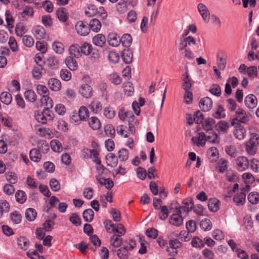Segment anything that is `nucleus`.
<instances>
[{"label": "nucleus", "instance_id": "obj_1", "mask_svg": "<svg viewBox=\"0 0 259 259\" xmlns=\"http://www.w3.org/2000/svg\"><path fill=\"white\" fill-rule=\"evenodd\" d=\"M37 93L42 96L41 102L42 105H45L43 112L41 113L48 111L53 106V102L52 99L49 96V91L46 86L42 84H38L36 87Z\"/></svg>", "mask_w": 259, "mask_h": 259}, {"label": "nucleus", "instance_id": "obj_2", "mask_svg": "<svg viewBox=\"0 0 259 259\" xmlns=\"http://www.w3.org/2000/svg\"><path fill=\"white\" fill-rule=\"evenodd\" d=\"M259 145V135L256 133L250 134L249 140L246 143L245 150L250 155H253L256 153L257 148Z\"/></svg>", "mask_w": 259, "mask_h": 259}, {"label": "nucleus", "instance_id": "obj_3", "mask_svg": "<svg viewBox=\"0 0 259 259\" xmlns=\"http://www.w3.org/2000/svg\"><path fill=\"white\" fill-rule=\"evenodd\" d=\"M80 47L81 56L82 54L85 56L90 55V58L93 61L99 58L100 54L98 50L94 49L91 44L88 42H84Z\"/></svg>", "mask_w": 259, "mask_h": 259}, {"label": "nucleus", "instance_id": "obj_4", "mask_svg": "<svg viewBox=\"0 0 259 259\" xmlns=\"http://www.w3.org/2000/svg\"><path fill=\"white\" fill-rule=\"evenodd\" d=\"M107 169L102 165H99L97 167L98 175L96 176V179L99 183L102 186H105L106 188L109 190L114 186V183L112 180L110 179H105L101 177L104 171Z\"/></svg>", "mask_w": 259, "mask_h": 259}, {"label": "nucleus", "instance_id": "obj_5", "mask_svg": "<svg viewBox=\"0 0 259 259\" xmlns=\"http://www.w3.org/2000/svg\"><path fill=\"white\" fill-rule=\"evenodd\" d=\"M119 118L122 121H126L128 122V131L132 134L135 133V125L138 124V120L134 114H118Z\"/></svg>", "mask_w": 259, "mask_h": 259}, {"label": "nucleus", "instance_id": "obj_6", "mask_svg": "<svg viewBox=\"0 0 259 259\" xmlns=\"http://www.w3.org/2000/svg\"><path fill=\"white\" fill-rule=\"evenodd\" d=\"M83 79L87 83L81 85L79 92L84 98H90L93 96V89L88 83L91 79L89 76H85Z\"/></svg>", "mask_w": 259, "mask_h": 259}, {"label": "nucleus", "instance_id": "obj_7", "mask_svg": "<svg viewBox=\"0 0 259 259\" xmlns=\"http://www.w3.org/2000/svg\"><path fill=\"white\" fill-rule=\"evenodd\" d=\"M75 28L77 33L81 36H86L90 32V28L88 23L83 21L77 22Z\"/></svg>", "mask_w": 259, "mask_h": 259}, {"label": "nucleus", "instance_id": "obj_8", "mask_svg": "<svg viewBox=\"0 0 259 259\" xmlns=\"http://www.w3.org/2000/svg\"><path fill=\"white\" fill-rule=\"evenodd\" d=\"M169 247L167 248V251L169 255L174 256L178 253L177 249L181 247L182 244L177 239L169 240Z\"/></svg>", "mask_w": 259, "mask_h": 259}, {"label": "nucleus", "instance_id": "obj_9", "mask_svg": "<svg viewBox=\"0 0 259 259\" xmlns=\"http://www.w3.org/2000/svg\"><path fill=\"white\" fill-rule=\"evenodd\" d=\"M183 205L181 207H176L178 209V212L180 213H182L183 211L187 213L194 208L193 199L191 198L184 199L183 201Z\"/></svg>", "mask_w": 259, "mask_h": 259}, {"label": "nucleus", "instance_id": "obj_10", "mask_svg": "<svg viewBox=\"0 0 259 259\" xmlns=\"http://www.w3.org/2000/svg\"><path fill=\"white\" fill-rule=\"evenodd\" d=\"M197 9L204 22L208 23L210 19V13L207 7L202 3H199L197 5Z\"/></svg>", "mask_w": 259, "mask_h": 259}, {"label": "nucleus", "instance_id": "obj_11", "mask_svg": "<svg viewBox=\"0 0 259 259\" xmlns=\"http://www.w3.org/2000/svg\"><path fill=\"white\" fill-rule=\"evenodd\" d=\"M199 106L202 111L208 112L212 107V100L208 97L202 98L199 101Z\"/></svg>", "mask_w": 259, "mask_h": 259}, {"label": "nucleus", "instance_id": "obj_12", "mask_svg": "<svg viewBox=\"0 0 259 259\" xmlns=\"http://www.w3.org/2000/svg\"><path fill=\"white\" fill-rule=\"evenodd\" d=\"M236 164L238 170L243 171L248 167L249 161L246 157L240 156L236 159Z\"/></svg>", "mask_w": 259, "mask_h": 259}, {"label": "nucleus", "instance_id": "obj_13", "mask_svg": "<svg viewBox=\"0 0 259 259\" xmlns=\"http://www.w3.org/2000/svg\"><path fill=\"white\" fill-rule=\"evenodd\" d=\"M176 210V212L170 216L169 222L172 225L180 226L183 224V218L181 215L182 213L178 212V209L177 208Z\"/></svg>", "mask_w": 259, "mask_h": 259}, {"label": "nucleus", "instance_id": "obj_14", "mask_svg": "<svg viewBox=\"0 0 259 259\" xmlns=\"http://www.w3.org/2000/svg\"><path fill=\"white\" fill-rule=\"evenodd\" d=\"M187 122L189 125H192L194 122L199 124L204 119L203 114H187Z\"/></svg>", "mask_w": 259, "mask_h": 259}, {"label": "nucleus", "instance_id": "obj_15", "mask_svg": "<svg viewBox=\"0 0 259 259\" xmlns=\"http://www.w3.org/2000/svg\"><path fill=\"white\" fill-rule=\"evenodd\" d=\"M249 120L248 114H238L236 118L232 119V125H241L240 123H245Z\"/></svg>", "mask_w": 259, "mask_h": 259}, {"label": "nucleus", "instance_id": "obj_16", "mask_svg": "<svg viewBox=\"0 0 259 259\" xmlns=\"http://www.w3.org/2000/svg\"><path fill=\"white\" fill-rule=\"evenodd\" d=\"M48 84L50 89L55 92H58L61 88V81L55 78H51L49 79Z\"/></svg>", "mask_w": 259, "mask_h": 259}, {"label": "nucleus", "instance_id": "obj_17", "mask_svg": "<svg viewBox=\"0 0 259 259\" xmlns=\"http://www.w3.org/2000/svg\"><path fill=\"white\" fill-rule=\"evenodd\" d=\"M246 130L241 125H235L234 134L236 139L241 140L244 138L246 135Z\"/></svg>", "mask_w": 259, "mask_h": 259}, {"label": "nucleus", "instance_id": "obj_18", "mask_svg": "<svg viewBox=\"0 0 259 259\" xmlns=\"http://www.w3.org/2000/svg\"><path fill=\"white\" fill-rule=\"evenodd\" d=\"M107 41L110 46L116 47L120 44V37L116 33H110L108 36Z\"/></svg>", "mask_w": 259, "mask_h": 259}, {"label": "nucleus", "instance_id": "obj_19", "mask_svg": "<svg viewBox=\"0 0 259 259\" xmlns=\"http://www.w3.org/2000/svg\"><path fill=\"white\" fill-rule=\"evenodd\" d=\"M192 142L197 146H203L206 141L204 132H200L198 134V137H193L191 139Z\"/></svg>", "mask_w": 259, "mask_h": 259}, {"label": "nucleus", "instance_id": "obj_20", "mask_svg": "<svg viewBox=\"0 0 259 259\" xmlns=\"http://www.w3.org/2000/svg\"><path fill=\"white\" fill-rule=\"evenodd\" d=\"M106 37L102 34H98L93 38L92 42L97 47H103L106 43Z\"/></svg>", "mask_w": 259, "mask_h": 259}, {"label": "nucleus", "instance_id": "obj_21", "mask_svg": "<svg viewBox=\"0 0 259 259\" xmlns=\"http://www.w3.org/2000/svg\"><path fill=\"white\" fill-rule=\"evenodd\" d=\"M245 104L249 108H253L257 105V100L256 97L250 94L247 96L245 99Z\"/></svg>", "mask_w": 259, "mask_h": 259}, {"label": "nucleus", "instance_id": "obj_22", "mask_svg": "<svg viewBox=\"0 0 259 259\" xmlns=\"http://www.w3.org/2000/svg\"><path fill=\"white\" fill-rule=\"evenodd\" d=\"M69 53L72 57L79 58L81 57L80 47L77 44L71 45L69 48Z\"/></svg>", "mask_w": 259, "mask_h": 259}, {"label": "nucleus", "instance_id": "obj_23", "mask_svg": "<svg viewBox=\"0 0 259 259\" xmlns=\"http://www.w3.org/2000/svg\"><path fill=\"white\" fill-rule=\"evenodd\" d=\"M204 134L207 141L211 143H219L218 135L213 130L205 132Z\"/></svg>", "mask_w": 259, "mask_h": 259}, {"label": "nucleus", "instance_id": "obj_24", "mask_svg": "<svg viewBox=\"0 0 259 259\" xmlns=\"http://www.w3.org/2000/svg\"><path fill=\"white\" fill-rule=\"evenodd\" d=\"M207 205L210 211L217 212L220 208V201L216 198L210 199Z\"/></svg>", "mask_w": 259, "mask_h": 259}, {"label": "nucleus", "instance_id": "obj_25", "mask_svg": "<svg viewBox=\"0 0 259 259\" xmlns=\"http://www.w3.org/2000/svg\"><path fill=\"white\" fill-rule=\"evenodd\" d=\"M34 14V10L32 7L26 6L24 7L22 12L20 13L22 20H26L27 17H32Z\"/></svg>", "mask_w": 259, "mask_h": 259}, {"label": "nucleus", "instance_id": "obj_26", "mask_svg": "<svg viewBox=\"0 0 259 259\" xmlns=\"http://www.w3.org/2000/svg\"><path fill=\"white\" fill-rule=\"evenodd\" d=\"M192 83L189 74L188 72H185L183 75L182 87L185 91H190Z\"/></svg>", "mask_w": 259, "mask_h": 259}, {"label": "nucleus", "instance_id": "obj_27", "mask_svg": "<svg viewBox=\"0 0 259 259\" xmlns=\"http://www.w3.org/2000/svg\"><path fill=\"white\" fill-rule=\"evenodd\" d=\"M246 195L243 192L237 193L233 197V201L237 206L242 205L245 202Z\"/></svg>", "mask_w": 259, "mask_h": 259}, {"label": "nucleus", "instance_id": "obj_28", "mask_svg": "<svg viewBox=\"0 0 259 259\" xmlns=\"http://www.w3.org/2000/svg\"><path fill=\"white\" fill-rule=\"evenodd\" d=\"M67 67L71 70H76L77 68V63L76 60L72 56L67 57L65 60Z\"/></svg>", "mask_w": 259, "mask_h": 259}, {"label": "nucleus", "instance_id": "obj_29", "mask_svg": "<svg viewBox=\"0 0 259 259\" xmlns=\"http://www.w3.org/2000/svg\"><path fill=\"white\" fill-rule=\"evenodd\" d=\"M44 72H45V71L42 65L41 64H39L34 67L32 73L34 78L36 79H39L41 77Z\"/></svg>", "mask_w": 259, "mask_h": 259}, {"label": "nucleus", "instance_id": "obj_30", "mask_svg": "<svg viewBox=\"0 0 259 259\" xmlns=\"http://www.w3.org/2000/svg\"><path fill=\"white\" fill-rule=\"evenodd\" d=\"M91 111L93 113H98L102 111V105L97 101H93L88 106Z\"/></svg>", "mask_w": 259, "mask_h": 259}, {"label": "nucleus", "instance_id": "obj_31", "mask_svg": "<svg viewBox=\"0 0 259 259\" xmlns=\"http://www.w3.org/2000/svg\"><path fill=\"white\" fill-rule=\"evenodd\" d=\"M88 117L89 114H83L82 116H81V114H72L70 116V121L72 123L78 124L81 121L86 120Z\"/></svg>", "mask_w": 259, "mask_h": 259}, {"label": "nucleus", "instance_id": "obj_32", "mask_svg": "<svg viewBox=\"0 0 259 259\" xmlns=\"http://www.w3.org/2000/svg\"><path fill=\"white\" fill-rule=\"evenodd\" d=\"M122 58L126 64L131 63L133 58V54L132 51L128 49H124L122 52Z\"/></svg>", "mask_w": 259, "mask_h": 259}, {"label": "nucleus", "instance_id": "obj_33", "mask_svg": "<svg viewBox=\"0 0 259 259\" xmlns=\"http://www.w3.org/2000/svg\"><path fill=\"white\" fill-rule=\"evenodd\" d=\"M89 26L90 30H92L95 32H98L101 29V23L98 19L94 18L90 21Z\"/></svg>", "mask_w": 259, "mask_h": 259}, {"label": "nucleus", "instance_id": "obj_34", "mask_svg": "<svg viewBox=\"0 0 259 259\" xmlns=\"http://www.w3.org/2000/svg\"><path fill=\"white\" fill-rule=\"evenodd\" d=\"M35 118L38 121L42 124H45L47 123V117H49L48 119L52 120L54 119V114H35Z\"/></svg>", "mask_w": 259, "mask_h": 259}, {"label": "nucleus", "instance_id": "obj_35", "mask_svg": "<svg viewBox=\"0 0 259 259\" xmlns=\"http://www.w3.org/2000/svg\"><path fill=\"white\" fill-rule=\"evenodd\" d=\"M34 35L38 39H41L46 35V31L43 27L36 26L34 28Z\"/></svg>", "mask_w": 259, "mask_h": 259}, {"label": "nucleus", "instance_id": "obj_36", "mask_svg": "<svg viewBox=\"0 0 259 259\" xmlns=\"http://www.w3.org/2000/svg\"><path fill=\"white\" fill-rule=\"evenodd\" d=\"M106 161L108 165L114 167L117 165L118 159L114 154L110 153L106 157Z\"/></svg>", "mask_w": 259, "mask_h": 259}, {"label": "nucleus", "instance_id": "obj_37", "mask_svg": "<svg viewBox=\"0 0 259 259\" xmlns=\"http://www.w3.org/2000/svg\"><path fill=\"white\" fill-rule=\"evenodd\" d=\"M30 158L32 161L38 162L40 161L41 155L40 150L37 149H32L29 152Z\"/></svg>", "mask_w": 259, "mask_h": 259}, {"label": "nucleus", "instance_id": "obj_38", "mask_svg": "<svg viewBox=\"0 0 259 259\" xmlns=\"http://www.w3.org/2000/svg\"><path fill=\"white\" fill-rule=\"evenodd\" d=\"M56 15L58 19L63 22H66L68 19L66 10L64 8L58 9L56 11Z\"/></svg>", "mask_w": 259, "mask_h": 259}, {"label": "nucleus", "instance_id": "obj_39", "mask_svg": "<svg viewBox=\"0 0 259 259\" xmlns=\"http://www.w3.org/2000/svg\"><path fill=\"white\" fill-rule=\"evenodd\" d=\"M124 93L127 96H132L134 92V88L132 83L127 81L123 84Z\"/></svg>", "mask_w": 259, "mask_h": 259}, {"label": "nucleus", "instance_id": "obj_40", "mask_svg": "<svg viewBox=\"0 0 259 259\" xmlns=\"http://www.w3.org/2000/svg\"><path fill=\"white\" fill-rule=\"evenodd\" d=\"M132 37L129 34H124L120 38V43L125 47H129L132 44Z\"/></svg>", "mask_w": 259, "mask_h": 259}, {"label": "nucleus", "instance_id": "obj_41", "mask_svg": "<svg viewBox=\"0 0 259 259\" xmlns=\"http://www.w3.org/2000/svg\"><path fill=\"white\" fill-rule=\"evenodd\" d=\"M127 127L124 125H119L116 127V131L117 134L124 137L127 138L130 136V131L126 130Z\"/></svg>", "mask_w": 259, "mask_h": 259}, {"label": "nucleus", "instance_id": "obj_42", "mask_svg": "<svg viewBox=\"0 0 259 259\" xmlns=\"http://www.w3.org/2000/svg\"><path fill=\"white\" fill-rule=\"evenodd\" d=\"M247 199L252 204L259 203V193L257 192H250L247 196Z\"/></svg>", "mask_w": 259, "mask_h": 259}, {"label": "nucleus", "instance_id": "obj_43", "mask_svg": "<svg viewBox=\"0 0 259 259\" xmlns=\"http://www.w3.org/2000/svg\"><path fill=\"white\" fill-rule=\"evenodd\" d=\"M200 123H202L203 130L206 132L212 130V126L214 124V121L212 118H208L204 121L203 120L202 122Z\"/></svg>", "mask_w": 259, "mask_h": 259}, {"label": "nucleus", "instance_id": "obj_44", "mask_svg": "<svg viewBox=\"0 0 259 259\" xmlns=\"http://www.w3.org/2000/svg\"><path fill=\"white\" fill-rule=\"evenodd\" d=\"M89 124L94 130H99L101 127V122L96 117H92L89 121Z\"/></svg>", "mask_w": 259, "mask_h": 259}, {"label": "nucleus", "instance_id": "obj_45", "mask_svg": "<svg viewBox=\"0 0 259 259\" xmlns=\"http://www.w3.org/2000/svg\"><path fill=\"white\" fill-rule=\"evenodd\" d=\"M229 123L225 121H220L216 125L217 130L219 132L225 133L229 128Z\"/></svg>", "mask_w": 259, "mask_h": 259}, {"label": "nucleus", "instance_id": "obj_46", "mask_svg": "<svg viewBox=\"0 0 259 259\" xmlns=\"http://www.w3.org/2000/svg\"><path fill=\"white\" fill-rule=\"evenodd\" d=\"M24 97L28 102H34L36 100V95L35 92L31 90L26 91L24 93Z\"/></svg>", "mask_w": 259, "mask_h": 259}, {"label": "nucleus", "instance_id": "obj_47", "mask_svg": "<svg viewBox=\"0 0 259 259\" xmlns=\"http://www.w3.org/2000/svg\"><path fill=\"white\" fill-rule=\"evenodd\" d=\"M18 245L22 249L26 250L29 245L28 239L24 237H20L17 240Z\"/></svg>", "mask_w": 259, "mask_h": 259}, {"label": "nucleus", "instance_id": "obj_48", "mask_svg": "<svg viewBox=\"0 0 259 259\" xmlns=\"http://www.w3.org/2000/svg\"><path fill=\"white\" fill-rule=\"evenodd\" d=\"M94 211L91 209H87L85 210L82 213V217L84 220L87 222H91L93 221L94 218Z\"/></svg>", "mask_w": 259, "mask_h": 259}, {"label": "nucleus", "instance_id": "obj_49", "mask_svg": "<svg viewBox=\"0 0 259 259\" xmlns=\"http://www.w3.org/2000/svg\"><path fill=\"white\" fill-rule=\"evenodd\" d=\"M37 213L35 210L32 208H28L25 213L26 219L29 221H33L36 218Z\"/></svg>", "mask_w": 259, "mask_h": 259}, {"label": "nucleus", "instance_id": "obj_50", "mask_svg": "<svg viewBox=\"0 0 259 259\" xmlns=\"http://www.w3.org/2000/svg\"><path fill=\"white\" fill-rule=\"evenodd\" d=\"M50 146L52 149L56 152H60L62 150V146L59 141L58 140H53L50 143Z\"/></svg>", "mask_w": 259, "mask_h": 259}, {"label": "nucleus", "instance_id": "obj_51", "mask_svg": "<svg viewBox=\"0 0 259 259\" xmlns=\"http://www.w3.org/2000/svg\"><path fill=\"white\" fill-rule=\"evenodd\" d=\"M0 99L2 103L6 105L10 104L12 100L11 94L8 92H3L0 96Z\"/></svg>", "mask_w": 259, "mask_h": 259}, {"label": "nucleus", "instance_id": "obj_52", "mask_svg": "<svg viewBox=\"0 0 259 259\" xmlns=\"http://www.w3.org/2000/svg\"><path fill=\"white\" fill-rule=\"evenodd\" d=\"M128 246H124L117 250V255L120 259H127Z\"/></svg>", "mask_w": 259, "mask_h": 259}, {"label": "nucleus", "instance_id": "obj_53", "mask_svg": "<svg viewBox=\"0 0 259 259\" xmlns=\"http://www.w3.org/2000/svg\"><path fill=\"white\" fill-rule=\"evenodd\" d=\"M200 226L204 231H209L212 228V224L210 220L204 219L200 222Z\"/></svg>", "mask_w": 259, "mask_h": 259}, {"label": "nucleus", "instance_id": "obj_54", "mask_svg": "<svg viewBox=\"0 0 259 259\" xmlns=\"http://www.w3.org/2000/svg\"><path fill=\"white\" fill-rule=\"evenodd\" d=\"M106 135L110 138H113L115 135L114 127L111 124H107L104 127Z\"/></svg>", "mask_w": 259, "mask_h": 259}, {"label": "nucleus", "instance_id": "obj_55", "mask_svg": "<svg viewBox=\"0 0 259 259\" xmlns=\"http://www.w3.org/2000/svg\"><path fill=\"white\" fill-rule=\"evenodd\" d=\"M98 12V9L94 5L89 6L85 10V14L87 17H91L95 16Z\"/></svg>", "mask_w": 259, "mask_h": 259}, {"label": "nucleus", "instance_id": "obj_56", "mask_svg": "<svg viewBox=\"0 0 259 259\" xmlns=\"http://www.w3.org/2000/svg\"><path fill=\"white\" fill-rule=\"evenodd\" d=\"M15 197L16 200L18 202L22 204L24 203L27 199V196L25 194V193L21 190H19L15 194Z\"/></svg>", "mask_w": 259, "mask_h": 259}, {"label": "nucleus", "instance_id": "obj_57", "mask_svg": "<svg viewBox=\"0 0 259 259\" xmlns=\"http://www.w3.org/2000/svg\"><path fill=\"white\" fill-rule=\"evenodd\" d=\"M54 51L58 54H62L64 50V45L59 41H55L52 45Z\"/></svg>", "mask_w": 259, "mask_h": 259}, {"label": "nucleus", "instance_id": "obj_58", "mask_svg": "<svg viewBox=\"0 0 259 259\" xmlns=\"http://www.w3.org/2000/svg\"><path fill=\"white\" fill-rule=\"evenodd\" d=\"M108 59L110 62L115 64L118 62L119 56L115 51H110L108 54Z\"/></svg>", "mask_w": 259, "mask_h": 259}, {"label": "nucleus", "instance_id": "obj_59", "mask_svg": "<svg viewBox=\"0 0 259 259\" xmlns=\"http://www.w3.org/2000/svg\"><path fill=\"white\" fill-rule=\"evenodd\" d=\"M118 158L121 161H125L128 157V151L125 148H122L118 153Z\"/></svg>", "mask_w": 259, "mask_h": 259}, {"label": "nucleus", "instance_id": "obj_60", "mask_svg": "<svg viewBox=\"0 0 259 259\" xmlns=\"http://www.w3.org/2000/svg\"><path fill=\"white\" fill-rule=\"evenodd\" d=\"M8 44L10 49L13 52H16L18 51L19 48L18 46L17 42L14 37L11 36L9 38Z\"/></svg>", "mask_w": 259, "mask_h": 259}, {"label": "nucleus", "instance_id": "obj_61", "mask_svg": "<svg viewBox=\"0 0 259 259\" xmlns=\"http://www.w3.org/2000/svg\"><path fill=\"white\" fill-rule=\"evenodd\" d=\"M69 221L76 227L80 226L81 219L76 213H73L69 217Z\"/></svg>", "mask_w": 259, "mask_h": 259}, {"label": "nucleus", "instance_id": "obj_62", "mask_svg": "<svg viewBox=\"0 0 259 259\" xmlns=\"http://www.w3.org/2000/svg\"><path fill=\"white\" fill-rule=\"evenodd\" d=\"M23 44L29 48L32 47L34 44V41L32 37L26 35L22 38Z\"/></svg>", "mask_w": 259, "mask_h": 259}, {"label": "nucleus", "instance_id": "obj_63", "mask_svg": "<svg viewBox=\"0 0 259 259\" xmlns=\"http://www.w3.org/2000/svg\"><path fill=\"white\" fill-rule=\"evenodd\" d=\"M191 244L193 247L196 248H202L204 246L203 240L197 236H195L193 238Z\"/></svg>", "mask_w": 259, "mask_h": 259}, {"label": "nucleus", "instance_id": "obj_64", "mask_svg": "<svg viewBox=\"0 0 259 259\" xmlns=\"http://www.w3.org/2000/svg\"><path fill=\"white\" fill-rule=\"evenodd\" d=\"M227 168V162L225 160H220L216 166L217 170L221 172H224Z\"/></svg>", "mask_w": 259, "mask_h": 259}]
</instances>
